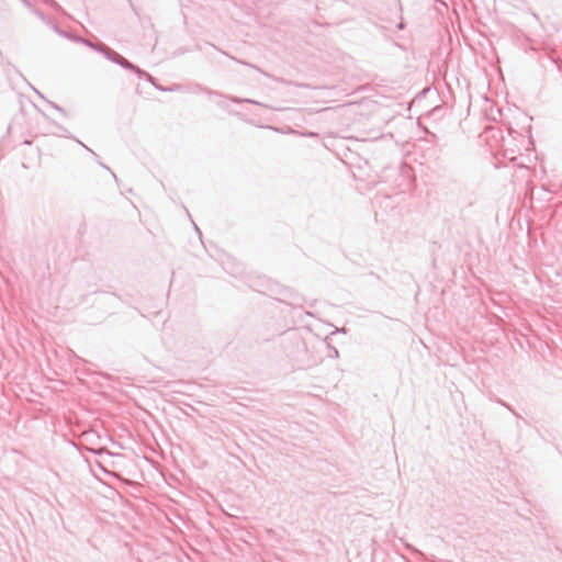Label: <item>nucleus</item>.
<instances>
[{
  "instance_id": "1",
  "label": "nucleus",
  "mask_w": 562,
  "mask_h": 562,
  "mask_svg": "<svg viewBox=\"0 0 562 562\" xmlns=\"http://www.w3.org/2000/svg\"><path fill=\"white\" fill-rule=\"evenodd\" d=\"M95 50L102 53L106 59H109V60L120 65L121 67H123L125 69L133 70L138 76L145 75L148 78H150L149 75H147L145 71L140 70L137 66H135L132 63H130L127 59L122 57L116 52L112 50L110 47H108L105 45H100V46L95 47Z\"/></svg>"
},
{
  "instance_id": "2",
  "label": "nucleus",
  "mask_w": 562,
  "mask_h": 562,
  "mask_svg": "<svg viewBox=\"0 0 562 562\" xmlns=\"http://www.w3.org/2000/svg\"><path fill=\"white\" fill-rule=\"evenodd\" d=\"M229 99L235 103L246 102V103H252V104H260L259 102L251 100V99H240V98H236V97H231Z\"/></svg>"
},
{
  "instance_id": "3",
  "label": "nucleus",
  "mask_w": 562,
  "mask_h": 562,
  "mask_svg": "<svg viewBox=\"0 0 562 562\" xmlns=\"http://www.w3.org/2000/svg\"><path fill=\"white\" fill-rule=\"evenodd\" d=\"M45 2L56 11L61 10L60 5L55 0H45Z\"/></svg>"
},
{
  "instance_id": "4",
  "label": "nucleus",
  "mask_w": 562,
  "mask_h": 562,
  "mask_svg": "<svg viewBox=\"0 0 562 562\" xmlns=\"http://www.w3.org/2000/svg\"><path fill=\"white\" fill-rule=\"evenodd\" d=\"M81 43H83L85 45L93 48L95 50V47L100 46L101 44H93L92 42H90L89 40H85V38H80L79 40Z\"/></svg>"
},
{
  "instance_id": "5",
  "label": "nucleus",
  "mask_w": 562,
  "mask_h": 562,
  "mask_svg": "<svg viewBox=\"0 0 562 562\" xmlns=\"http://www.w3.org/2000/svg\"><path fill=\"white\" fill-rule=\"evenodd\" d=\"M330 350H331L330 357H334V358H338L339 357V352H338V350L335 347H330Z\"/></svg>"
},
{
  "instance_id": "6",
  "label": "nucleus",
  "mask_w": 562,
  "mask_h": 562,
  "mask_svg": "<svg viewBox=\"0 0 562 562\" xmlns=\"http://www.w3.org/2000/svg\"><path fill=\"white\" fill-rule=\"evenodd\" d=\"M35 13H36V15H37L40 19H42V20L44 19L43 13H41L40 11H36Z\"/></svg>"
},
{
  "instance_id": "7",
  "label": "nucleus",
  "mask_w": 562,
  "mask_h": 562,
  "mask_svg": "<svg viewBox=\"0 0 562 562\" xmlns=\"http://www.w3.org/2000/svg\"><path fill=\"white\" fill-rule=\"evenodd\" d=\"M82 147L86 148V150L91 151V148L87 147L86 144H82Z\"/></svg>"
},
{
  "instance_id": "8",
  "label": "nucleus",
  "mask_w": 562,
  "mask_h": 562,
  "mask_svg": "<svg viewBox=\"0 0 562 562\" xmlns=\"http://www.w3.org/2000/svg\"><path fill=\"white\" fill-rule=\"evenodd\" d=\"M82 147L86 148V150L91 151V148L87 147L86 144H82Z\"/></svg>"
},
{
  "instance_id": "9",
  "label": "nucleus",
  "mask_w": 562,
  "mask_h": 562,
  "mask_svg": "<svg viewBox=\"0 0 562 562\" xmlns=\"http://www.w3.org/2000/svg\"><path fill=\"white\" fill-rule=\"evenodd\" d=\"M82 147L86 148V150L91 151V148L87 147L86 144H82Z\"/></svg>"
},
{
  "instance_id": "10",
  "label": "nucleus",
  "mask_w": 562,
  "mask_h": 562,
  "mask_svg": "<svg viewBox=\"0 0 562 562\" xmlns=\"http://www.w3.org/2000/svg\"><path fill=\"white\" fill-rule=\"evenodd\" d=\"M82 147L86 148V150L91 151V148L87 147L86 144H82Z\"/></svg>"
},
{
  "instance_id": "11",
  "label": "nucleus",
  "mask_w": 562,
  "mask_h": 562,
  "mask_svg": "<svg viewBox=\"0 0 562 562\" xmlns=\"http://www.w3.org/2000/svg\"><path fill=\"white\" fill-rule=\"evenodd\" d=\"M246 66L250 67V68H256L254 65L249 64V63H246L245 64Z\"/></svg>"
},
{
  "instance_id": "12",
  "label": "nucleus",
  "mask_w": 562,
  "mask_h": 562,
  "mask_svg": "<svg viewBox=\"0 0 562 562\" xmlns=\"http://www.w3.org/2000/svg\"><path fill=\"white\" fill-rule=\"evenodd\" d=\"M246 66L250 67V68H256L254 65L249 64V63H246L245 64Z\"/></svg>"
},
{
  "instance_id": "13",
  "label": "nucleus",
  "mask_w": 562,
  "mask_h": 562,
  "mask_svg": "<svg viewBox=\"0 0 562 562\" xmlns=\"http://www.w3.org/2000/svg\"><path fill=\"white\" fill-rule=\"evenodd\" d=\"M246 66L250 67V68H256L254 65L249 64V63H246L245 64Z\"/></svg>"
},
{
  "instance_id": "14",
  "label": "nucleus",
  "mask_w": 562,
  "mask_h": 562,
  "mask_svg": "<svg viewBox=\"0 0 562 562\" xmlns=\"http://www.w3.org/2000/svg\"><path fill=\"white\" fill-rule=\"evenodd\" d=\"M306 135H307V136H317V134L312 133V132H311V133H308V134H306Z\"/></svg>"
}]
</instances>
